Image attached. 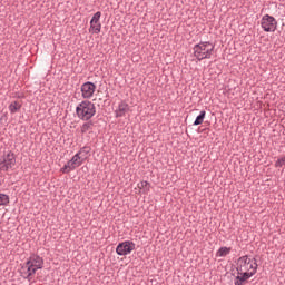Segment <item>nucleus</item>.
<instances>
[{"instance_id":"nucleus-1","label":"nucleus","mask_w":285,"mask_h":285,"mask_svg":"<svg viewBox=\"0 0 285 285\" xmlns=\"http://www.w3.org/2000/svg\"><path fill=\"white\" fill-rule=\"evenodd\" d=\"M41 268H43V257L38 254H31L27 262L21 265L19 271L20 277L30 282L32 279V275H35L37 271H41Z\"/></svg>"},{"instance_id":"nucleus-2","label":"nucleus","mask_w":285,"mask_h":285,"mask_svg":"<svg viewBox=\"0 0 285 285\" xmlns=\"http://www.w3.org/2000/svg\"><path fill=\"white\" fill-rule=\"evenodd\" d=\"M257 268H259V265L257 264V259L255 257L244 255L236 261L237 273H247L255 276L257 275Z\"/></svg>"},{"instance_id":"nucleus-3","label":"nucleus","mask_w":285,"mask_h":285,"mask_svg":"<svg viewBox=\"0 0 285 285\" xmlns=\"http://www.w3.org/2000/svg\"><path fill=\"white\" fill-rule=\"evenodd\" d=\"M213 52H215V43L210 41H200L193 47V53L197 61H204V59H212Z\"/></svg>"},{"instance_id":"nucleus-4","label":"nucleus","mask_w":285,"mask_h":285,"mask_svg":"<svg viewBox=\"0 0 285 285\" xmlns=\"http://www.w3.org/2000/svg\"><path fill=\"white\" fill-rule=\"evenodd\" d=\"M76 115L81 121H90L94 115H97V107L90 100H82L76 107Z\"/></svg>"},{"instance_id":"nucleus-5","label":"nucleus","mask_w":285,"mask_h":285,"mask_svg":"<svg viewBox=\"0 0 285 285\" xmlns=\"http://www.w3.org/2000/svg\"><path fill=\"white\" fill-rule=\"evenodd\" d=\"M17 166V157H14V153L9 151L0 159V170L2 173H8V170H12Z\"/></svg>"},{"instance_id":"nucleus-6","label":"nucleus","mask_w":285,"mask_h":285,"mask_svg":"<svg viewBox=\"0 0 285 285\" xmlns=\"http://www.w3.org/2000/svg\"><path fill=\"white\" fill-rule=\"evenodd\" d=\"M261 27L264 32H275L277 30V20L271 14H265L261 19Z\"/></svg>"},{"instance_id":"nucleus-7","label":"nucleus","mask_w":285,"mask_h":285,"mask_svg":"<svg viewBox=\"0 0 285 285\" xmlns=\"http://www.w3.org/2000/svg\"><path fill=\"white\" fill-rule=\"evenodd\" d=\"M135 243L130 240H125L122 243H119L116 247V253L120 257H124L126 255H130L132 250H135Z\"/></svg>"},{"instance_id":"nucleus-8","label":"nucleus","mask_w":285,"mask_h":285,"mask_svg":"<svg viewBox=\"0 0 285 285\" xmlns=\"http://www.w3.org/2000/svg\"><path fill=\"white\" fill-rule=\"evenodd\" d=\"M80 90L82 99H92L95 96V90H97V86L94 82L87 81L81 85Z\"/></svg>"},{"instance_id":"nucleus-9","label":"nucleus","mask_w":285,"mask_h":285,"mask_svg":"<svg viewBox=\"0 0 285 285\" xmlns=\"http://www.w3.org/2000/svg\"><path fill=\"white\" fill-rule=\"evenodd\" d=\"M101 11L96 12L91 20H90V28L89 32H92V35H99L101 32Z\"/></svg>"},{"instance_id":"nucleus-10","label":"nucleus","mask_w":285,"mask_h":285,"mask_svg":"<svg viewBox=\"0 0 285 285\" xmlns=\"http://www.w3.org/2000/svg\"><path fill=\"white\" fill-rule=\"evenodd\" d=\"M130 111V106L125 100H121L118 105V108L115 110V115L117 118L126 117V112Z\"/></svg>"},{"instance_id":"nucleus-11","label":"nucleus","mask_w":285,"mask_h":285,"mask_svg":"<svg viewBox=\"0 0 285 285\" xmlns=\"http://www.w3.org/2000/svg\"><path fill=\"white\" fill-rule=\"evenodd\" d=\"M253 277V274H248L246 272H237V276L235 277L234 285H244V282H248Z\"/></svg>"},{"instance_id":"nucleus-12","label":"nucleus","mask_w":285,"mask_h":285,"mask_svg":"<svg viewBox=\"0 0 285 285\" xmlns=\"http://www.w3.org/2000/svg\"><path fill=\"white\" fill-rule=\"evenodd\" d=\"M85 159L81 156V153H77L69 161L68 164L71 165V168L75 170L76 168H79L83 164Z\"/></svg>"},{"instance_id":"nucleus-13","label":"nucleus","mask_w":285,"mask_h":285,"mask_svg":"<svg viewBox=\"0 0 285 285\" xmlns=\"http://www.w3.org/2000/svg\"><path fill=\"white\" fill-rule=\"evenodd\" d=\"M137 187L139 188V193L142 195H148L150 193V183L146 180L138 183Z\"/></svg>"},{"instance_id":"nucleus-14","label":"nucleus","mask_w":285,"mask_h":285,"mask_svg":"<svg viewBox=\"0 0 285 285\" xmlns=\"http://www.w3.org/2000/svg\"><path fill=\"white\" fill-rule=\"evenodd\" d=\"M21 102L19 101H12L10 105H9V112L11 115H16V112H19V110H21Z\"/></svg>"},{"instance_id":"nucleus-15","label":"nucleus","mask_w":285,"mask_h":285,"mask_svg":"<svg viewBox=\"0 0 285 285\" xmlns=\"http://www.w3.org/2000/svg\"><path fill=\"white\" fill-rule=\"evenodd\" d=\"M204 119H206V110H202L200 114L196 117L194 126H202V124H204Z\"/></svg>"},{"instance_id":"nucleus-16","label":"nucleus","mask_w":285,"mask_h":285,"mask_svg":"<svg viewBox=\"0 0 285 285\" xmlns=\"http://www.w3.org/2000/svg\"><path fill=\"white\" fill-rule=\"evenodd\" d=\"M226 255H230V247H220L216 253L217 257H226Z\"/></svg>"},{"instance_id":"nucleus-17","label":"nucleus","mask_w":285,"mask_h":285,"mask_svg":"<svg viewBox=\"0 0 285 285\" xmlns=\"http://www.w3.org/2000/svg\"><path fill=\"white\" fill-rule=\"evenodd\" d=\"M10 204V196L0 194V206H8Z\"/></svg>"},{"instance_id":"nucleus-18","label":"nucleus","mask_w":285,"mask_h":285,"mask_svg":"<svg viewBox=\"0 0 285 285\" xmlns=\"http://www.w3.org/2000/svg\"><path fill=\"white\" fill-rule=\"evenodd\" d=\"M88 130H92V122H91V121L85 122V124L81 126V129H80V131L82 132V135H86V132H88Z\"/></svg>"},{"instance_id":"nucleus-19","label":"nucleus","mask_w":285,"mask_h":285,"mask_svg":"<svg viewBox=\"0 0 285 285\" xmlns=\"http://www.w3.org/2000/svg\"><path fill=\"white\" fill-rule=\"evenodd\" d=\"M71 170H75L69 163H67L61 169L60 173H63V175H68V173H71Z\"/></svg>"},{"instance_id":"nucleus-20","label":"nucleus","mask_w":285,"mask_h":285,"mask_svg":"<svg viewBox=\"0 0 285 285\" xmlns=\"http://www.w3.org/2000/svg\"><path fill=\"white\" fill-rule=\"evenodd\" d=\"M282 166H285V156L282 158H278L275 163L276 168H282Z\"/></svg>"},{"instance_id":"nucleus-21","label":"nucleus","mask_w":285,"mask_h":285,"mask_svg":"<svg viewBox=\"0 0 285 285\" xmlns=\"http://www.w3.org/2000/svg\"><path fill=\"white\" fill-rule=\"evenodd\" d=\"M78 153H80V156L88 155V153H90V149H88V147H82Z\"/></svg>"}]
</instances>
